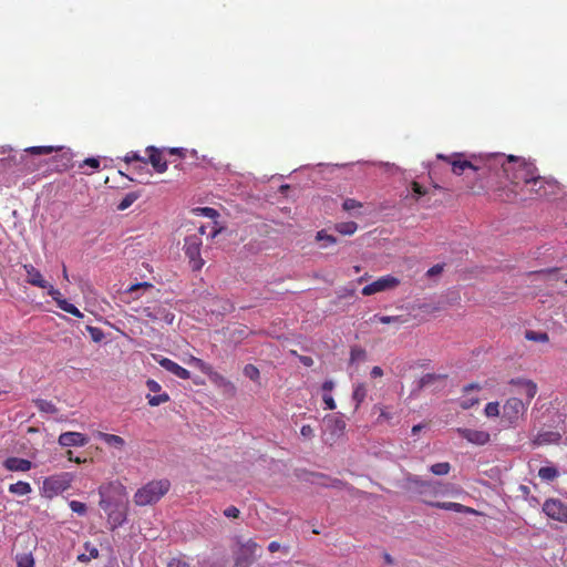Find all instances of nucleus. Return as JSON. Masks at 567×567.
<instances>
[{"mask_svg": "<svg viewBox=\"0 0 567 567\" xmlns=\"http://www.w3.org/2000/svg\"><path fill=\"white\" fill-rule=\"evenodd\" d=\"M487 165L491 168V179L493 176H498L502 173L509 183L508 186L495 188L498 192L499 198L501 195L505 196V193L511 189L520 190V187L526 188L529 186L537 173V168L533 163L513 155L491 154L487 156Z\"/></svg>", "mask_w": 567, "mask_h": 567, "instance_id": "obj_1", "label": "nucleus"}, {"mask_svg": "<svg viewBox=\"0 0 567 567\" xmlns=\"http://www.w3.org/2000/svg\"><path fill=\"white\" fill-rule=\"evenodd\" d=\"M437 158L450 164L455 175H462L465 169L473 171L476 182L470 186V188L474 194L494 188L493 182H491V168L487 165V156L474 162L465 159L464 155L461 153H454L452 155L437 154Z\"/></svg>", "mask_w": 567, "mask_h": 567, "instance_id": "obj_2", "label": "nucleus"}, {"mask_svg": "<svg viewBox=\"0 0 567 567\" xmlns=\"http://www.w3.org/2000/svg\"><path fill=\"white\" fill-rule=\"evenodd\" d=\"M558 189L559 186L556 181L547 179L536 174L534 176V179L530 182L529 186H527L526 188L520 187V190L511 189L505 193V196L501 195V200L514 202L516 199L527 200L546 198L548 196L556 195L558 193Z\"/></svg>", "mask_w": 567, "mask_h": 567, "instance_id": "obj_3", "label": "nucleus"}, {"mask_svg": "<svg viewBox=\"0 0 567 567\" xmlns=\"http://www.w3.org/2000/svg\"><path fill=\"white\" fill-rule=\"evenodd\" d=\"M100 502L99 505L103 511L112 507H118L127 504V493L125 486L118 482L113 481L102 484L99 487Z\"/></svg>", "mask_w": 567, "mask_h": 567, "instance_id": "obj_4", "label": "nucleus"}, {"mask_svg": "<svg viewBox=\"0 0 567 567\" xmlns=\"http://www.w3.org/2000/svg\"><path fill=\"white\" fill-rule=\"evenodd\" d=\"M171 487V483L167 480L151 481L134 494V503L137 506L152 505L158 502Z\"/></svg>", "mask_w": 567, "mask_h": 567, "instance_id": "obj_5", "label": "nucleus"}, {"mask_svg": "<svg viewBox=\"0 0 567 567\" xmlns=\"http://www.w3.org/2000/svg\"><path fill=\"white\" fill-rule=\"evenodd\" d=\"M409 486L421 496L422 501L432 506L435 502L431 499L436 497L441 493L442 484L434 481H424L417 475H409L406 477Z\"/></svg>", "mask_w": 567, "mask_h": 567, "instance_id": "obj_6", "label": "nucleus"}, {"mask_svg": "<svg viewBox=\"0 0 567 567\" xmlns=\"http://www.w3.org/2000/svg\"><path fill=\"white\" fill-rule=\"evenodd\" d=\"M73 475L68 472L51 475L43 481L41 494L45 498H53L71 487Z\"/></svg>", "mask_w": 567, "mask_h": 567, "instance_id": "obj_7", "label": "nucleus"}, {"mask_svg": "<svg viewBox=\"0 0 567 567\" xmlns=\"http://www.w3.org/2000/svg\"><path fill=\"white\" fill-rule=\"evenodd\" d=\"M528 405L518 398H509L505 401L502 406V422L505 423L507 427L517 426L520 419L527 412Z\"/></svg>", "mask_w": 567, "mask_h": 567, "instance_id": "obj_8", "label": "nucleus"}, {"mask_svg": "<svg viewBox=\"0 0 567 567\" xmlns=\"http://www.w3.org/2000/svg\"><path fill=\"white\" fill-rule=\"evenodd\" d=\"M55 152L51 157V171L62 172L72 167L73 155L69 148L60 146H38V156Z\"/></svg>", "mask_w": 567, "mask_h": 567, "instance_id": "obj_9", "label": "nucleus"}, {"mask_svg": "<svg viewBox=\"0 0 567 567\" xmlns=\"http://www.w3.org/2000/svg\"><path fill=\"white\" fill-rule=\"evenodd\" d=\"M202 244L199 235H189L184 240L183 249L194 271H199L205 265L204 259L200 257Z\"/></svg>", "mask_w": 567, "mask_h": 567, "instance_id": "obj_10", "label": "nucleus"}, {"mask_svg": "<svg viewBox=\"0 0 567 567\" xmlns=\"http://www.w3.org/2000/svg\"><path fill=\"white\" fill-rule=\"evenodd\" d=\"M142 315L153 322L163 321L166 324H172L175 319V315L163 303L144 307Z\"/></svg>", "mask_w": 567, "mask_h": 567, "instance_id": "obj_11", "label": "nucleus"}, {"mask_svg": "<svg viewBox=\"0 0 567 567\" xmlns=\"http://www.w3.org/2000/svg\"><path fill=\"white\" fill-rule=\"evenodd\" d=\"M400 285V279L392 276L386 275L378 278L375 281L364 286L361 290L363 296H372L378 292L386 291L396 288Z\"/></svg>", "mask_w": 567, "mask_h": 567, "instance_id": "obj_12", "label": "nucleus"}, {"mask_svg": "<svg viewBox=\"0 0 567 567\" xmlns=\"http://www.w3.org/2000/svg\"><path fill=\"white\" fill-rule=\"evenodd\" d=\"M543 512L549 518L567 524V505L560 499H547L543 505Z\"/></svg>", "mask_w": 567, "mask_h": 567, "instance_id": "obj_13", "label": "nucleus"}, {"mask_svg": "<svg viewBox=\"0 0 567 567\" xmlns=\"http://www.w3.org/2000/svg\"><path fill=\"white\" fill-rule=\"evenodd\" d=\"M456 431L460 434V436H462L468 443L474 445L483 446L489 443L491 441V434L484 430L458 427Z\"/></svg>", "mask_w": 567, "mask_h": 567, "instance_id": "obj_14", "label": "nucleus"}, {"mask_svg": "<svg viewBox=\"0 0 567 567\" xmlns=\"http://www.w3.org/2000/svg\"><path fill=\"white\" fill-rule=\"evenodd\" d=\"M259 545L252 540L248 539L245 543H239V550L236 556V566L240 567L243 565H249L254 559Z\"/></svg>", "mask_w": 567, "mask_h": 567, "instance_id": "obj_15", "label": "nucleus"}, {"mask_svg": "<svg viewBox=\"0 0 567 567\" xmlns=\"http://www.w3.org/2000/svg\"><path fill=\"white\" fill-rule=\"evenodd\" d=\"M153 358L163 369L171 372L175 377L183 379V380H188L190 378V372L188 370H186L185 368L181 367L175 361H173L168 358L157 355V354H153Z\"/></svg>", "mask_w": 567, "mask_h": 567, "instance_id": "obj_16", "label": "nucleus"}, {"mask_svg": "<svg viewBox=\"0 0 567 567\" xmlns=\"http://www.w3.org/2000/svg\"><path fill=\"white\" fill-rule=\"evenodd\" d=\"M509 384L518 388L517 393L525 395L526 402L525 404L529 405L530 401L535 398L537 393V384L532 380H526L522 378L512 379Z\"/></svg>", "mask_w": 567, "mask_h": 567, "instance_id": "obj_17", "label": "nucleus"}, {"mask_svg": "<svg viewBox=\"0 0 567 567\" xmlns=\"http://www.w3.org/2000/svg\"><path fill=\"white\" fill-rule=\"evenodd\" d=\"M104 512L107 515V522L112 530L121 527L127 519V504L118 507H112Z\"/></svg>", "mask_w": 567, "mask_h": 567, "instance_id": "obj_18", "label": "nucleus"}, {"mask_svg": "<svg viewBox=\"0 0 567 567\" xmlns=\"http://www.w3.org/2000/svg\"><path fill=\"white\" fill-rule=\"evenodd\" d=\"M146 152L148 154V158L146 161L153 166L155 172L162 174L167 171V162L163 156L162 150L155 146H148Z\"/></svg>", "mask_w": 567, "mask_h": 567, "instance_id": "obj_19", "label": "nucleus"}, {"mask_svg": "<svg viewBox=\"0 0 567 567\" xmlns=\"http://www.w3.org/2000/svg\"><path fill=\"white\" fill-rule=\"evenodd\" d=\"M89 443V439L80 432H64L59 436L61 446H84Z\"/></svg>", "mask_w": 567, "mask_h": 567, "instance_id": "obj_20", "label": "nucleus"}, {"mask_svg": "<svg viewBox=\"0 0 567 567\" xmlns=\"http://www.w3.org/2000/svg\"><path fill=\"white\" fill-rule=\"evenodd\" d=\"M3 465L11 472H25L31 468V462L20 457H9Z\"/></svg>", "mask_w": 567, "mask_h": 567, "instance_id": "obj_21", "label": "nucleus"}, {"mask_svg": "<svg viewBox=\"0 0 567 567\" xmlns=\"http://www.w3.org/2000/svg\"><path fill=\"white\" fill-rule=\"evenodd\" d=\"M95 436L102 440L110 447H114L118 451H122L125 446V440L120 435L97 432Z\"/></svg>", "mask_w": 567, "mask_h": 567, "instance_id": "obj_22", "label": "nucleus"}, {"mask_svg": "<svg viewBox=\"0 0 567 567\" xmlns=\"http://www.w3.org/2000/svg\"><path fill=\"white\" fill-rule=\"evenodd\" d=\"M432 506L435 508L453 511L456 513H475L473 508L454 502H435V504H432Z\"/></svg>", "mask_w": 567, "mask_h": 567, "instance_id": "obj_23", "label": "nucleus"}, {"mask_svg": "<svg viewBox=\"0 0 567 567\" xmlns=\"http://www.w3.org/2000/svg\"><path fill=\"white\" fill-rule=\"evenodd\" d=\"M560 440V434L558 432H543L538 433L536 437L534 439L533 443L534 445L540 446L546 444H554L558 443Z\"/></svg>", "mask_w": 567, "mask_h": 567, "instance_id": "obj_24", "label": "nucleus"}, {"mask_svg": "<svg viewBox=\"0 0 567 567\" xmlns=\"http://www.w3.org/2000/svg\"><path fill=\"white\" fill-rule=\"evenodd\" d=\"M446 374L426 373L422 375L417 382V390H422L426 386L434 384L436 381L446 379Z\"/></svg>", "mask_w": 567, "mask_h": 567, "instance_id": "obj_25", "label": "nucleus"}, {"mask_svg": "<svg viewBox=\"0 0 567 567\" xmlns=\"http://www.w3.org/2000/svg\"><path fill=\"white\" fill-rule=\"evenodd\" d=\"M372 320H377L381 323L389 324V323H395V324H403L409 321V318L406 316H380L374 315Z\"/></svg>", "mask_w": 567, "mask_h": 567, "instance_id": "obj_26", "label": "nucleus"}, {"mask_svg": "<svg viewBox=\"0 0 567 567\" xmlns=\"http://www.w3.org/2000/svg\"><path fill=\"white\" fill-rule=\"evenodd\" d=\"M367 386L364 383H357L352 392V399L355 402V410L359 409L361 403L367 398Z\"/></svg>", "mask_w": 567, "mask_h": 567, "instance_id": "obj_27", "label": "nucleus"}, {"mask_svg": "<svg viewBox=\"0 0 567 567\" xmlns=\"http://www.w3.org/2000/svg\"><path fill=\"white\" fill-rule=\"evenodd\" d=\"M334 229L341 235L350 236L357 231L358 225L354 221H342L336 224Z\"/></svg>", "mask_w": 567, "mask_h": 567, "instance_id": "obj_28", "label": "nucleus"}, {"mask_svg": "<svg viewBox=\"0 0 567 567\" xmlns=\"http://www.w3.org/2000/svg\"><path fill=\"white\" fill-rule=\"evenodd\" d=\"M85 547V550L87 551V554H80L78 556V560L81 561V563H89L91 561L92 559H95L99 557V549L94 546H91L90 543H85L84 545Z\"/></svg>", "mask_w": 567, "mask_h": 567, "instance_id": "obj_29", "label": "nucleus"}, {"mask_svg": "<svg viewBox=\"0 0 567 567\" xmlns=\"http://www.w3.org/2000/svg\"><path fill=\"white\" fill-rule=\"evenodd\" d=\"M558 475H559L558 470L553 466H544V467H540L538 471V476L543 481H547V482L554 481L555 478L558 477Z\"/></svg>", "mask_w": 567, "mask_h": 567, "instance_id": "obj_30", "label": "nucleus"}, {"mask_svg": "<svg viewBox=\"0 0 567 567\" xmlns=\"http://www.w3.org/2000/svg\"><path fill=\"white\" fill-rule=\"evenodd\" d=\"M141 194L137 193V192H131V193H127L123 199L118 203L117 205V209L118 210H125L127 209L130 206L133 205V203L135 200H137L140 198Z\"/></svg>", "mask_w": 567, "mask_h": 567, "instance_id": "obj_31", "label": "nucleus"}, {"mask_svg": "<svg viewBox=\"0 0 567 567\" xmlns=\"http://www.w3.org/2000/svg\"><path fill=\"white\" fill-rule=\"evenodd\" d=\"M525 338L529 341L534 342H548L549 336L546 332L526 330Z\"/></svg>", "mask_w": 567, "mask_h": 567, "instance_id": "obj_32", "label": "nucleus"}, {"mask_svg": "<svg viewBox=\"0 0 567 567\" xmlns=\"http://www.w3.org/2000/svg\"><path fill=\"white\" fill-rule=\"evenodd\" d=\"M9 491L17 495H25L31 492V486L29 483L25 482H17L14 484H11L9 486Z\"/></svg>", "mask_w": 567, "mask_h": 567, "instance_id": "obj_33", "label": "nucleus"}, {"mask_svg": "<svg viewBox=\"0 0 567 567\" xmlns=\"http://www.w3.org/2000/svg\"><path fill=\"white\" fill-rule=\"evenodd\" d=\"M430 471L437 476L447 475L451 471V464L449 462L436 463L430 467Z\"/></svg>", "mask_w": 567, "mask_h": 567, "instance_id": "obj_34", "label": "nucleus"}, {"mask_svg": "<svg viewBox=\"0 0 567 567\" xmlns=\"http://www.w3.org/2000/svg\"><path fill=\"white\" fill-rule=\"evenodd\" d=\"M146 399L151 406H158L163 403L168 402L169 395L166 392L157 394V395L147 394Z\"/></svg>", "mask_w": 567, "mask_h": 567, "instance_id": "obj_35", "label": "nucleus"}, {"mask_svg": "<svg viewBox=\"0 0 567 567\" xmlns=\"http://www.w3.org/2000/svg\"><path fill=\"white\" fill-rule=\"evenodd\" d=\"M484 413L487 417L502 416L501 406L498 402H488L485 405Z\"/></svg>", "mask_w": 567, "mask_h": 567, "instance_id": "obj_36", "label": "nucleus"}, {"mask_svg": "<svg viewBox=\"0 0 567 567\" xmlns=\"http://www.w3.org/2000/svg\"><path fill=\"white\" fill-rule=\"evenodd\" d=\"M34 559L32 554H23L17 556V566L18 567H33Z\"/></svg>", "mask_w": 567, "mask_h": 567, "instance_id": "obj_37", "label": "nucleus"}, {"mask_svg": "<svg viewBox=\"0 0 567 567\" xmlns=\"http://www.w3.org/2000/svg\"><path fill=\"white\" fill-rule=\"evenodd\" d=\"M194 212L197 215H202V216L210 218V219H215L219 216L218 212L212 207H198V208H195Z\"/></svg>", "mask_w": 567, "mask_h": 567, "instance_id": "obj_38", "label": "nucleus"}, {"mask_svg": "<svg viewBox=\"0 0 567 567\" xmlns=\"http://www.w3.org/2000/svg\"><path fill=\"white\" fill-rule=\"evenodd\" d=\"M38 409L41 412L49 414H55L58 412V409L53 403L44 400H38Z\"/></svg>", "mask_w": 567, "mask_h": 567, "instance_id": "obj_39", "label": "nucleus"}, {"mask_svg": "<svg viewBox=\"0 0 567 567\" xmlns=\"http://www.w3.org/2000/svg\"><path fill=\"white\" fill-rule=\"evenodd\" d=\"M86 330L87 332L90 333L91 336V339L94 341V342H101L105 334L103 332L102 329L97 328V327H93V326H87L86 327Z\"/></svg>", "mask_w": 567, "mask_h": 567, "instance_id": "obj_40", "label": "nucleus"}, {"mask_svg": "<svg viewBox=\"0 0 567 567\" xmlns=\"http://www.w3.org/2000/svg\"><path fill=\"white\" fill-rule=\"evenodd\" d=\"M244 374L252 381H257L260 377L258 368L254 364H246L244 368Z\"/></svg>", "mask_w": 567, "mask_h": 567, "instance_id": "obj_41", "label": "nucleus"}, {"mask_svg": "<svg viewBox=\"0 0 567 567\" xmlns=\"http://www.w3.org/2000/svg\"><path fill=\"white\" fill-rule=\"evenodd\" d=\"M367 357V352L364 349L360 347H353L350 351V360L351 362L364 360Z\"/></svg>", "mask_w": 567, "mask_h": 567, "instance_id": "obj_42", "label": "nucleus"}, {"mask_svg": "<svg viewBox=\"0 0 567 567\" xmlns=\"http://www.w3.org/2000/svg\"><path fill=\"white\" fill-rule=\"evenodd\" d=\"M316 239L318 241H326L327 244L323 245V247H327L328 245H333V244L337 243L336 237H333L332 235L327 234L326 230L318 231L317 235H316Z\"/></svg>", "mask_w": 567, "mask_h": 567, "instance_id": "obj_43", "label": "nucleus"}, {"mask_svg": "<svg viewBox=\"0 0 567 567\" xmlns=\"http://www.w3.org/2000/svg\"><path fill=\"white\" fill-rule=\"evenodd\" d=\"M124 161L130 164L132 162H140L142 164H147V161L145 157L141 156L138 152L131 151L124 156Z\"/></svg>", "mask_w": 567, "mask_h": 567, "instance_id": "obj_44", "label": "nucleus"}, {"mask_svg": "<svg viewBox=\"0 0 567 567\" xmlns=\"http://www.w3.org/2000/svg\"><path fill=\"white\" fill-rule=\"evenodd\" d=\"M69 506L70 508L72 509V512L79 514V515H85L86 514V511H87V507L84 503L82 502H79V501H71L69 503Z\"/></svg>", "mask_w": 567, "mask_h": 567, "instance_id": "obj_45", "label": "nucleus"}, {"mask_svg": "<svg viewBox=\"0 0 567 567\" xmlns=\"http://www.w3.org/2000/svg\"><path fill=\"white\" fill-rule=\"evenodd\" d=\"M361 207H362V203H360L353 198H347V199H344V202L342 204V208L346 212H351L353 209L361 208Z\"/></svg>", "mask_w": 567, "mask_h": 567, "instance_id": "obj_46", "label": "nucleus"}, {"mask_svg": "<svg viewBox=\"0 0 567 567\" xmlns=\"http://www.w3.org/2000/svg\"><path fill=\"white\" fill-rule=\"evenodd\" d=\"M192 362L200 369L202 372H204L205 374H210V370H212V367L208 365L207 363H205L202 359H198V358H195L193 357L192 358Z\"/></svg>", "mask_w": 567, "mask_h": 567, "instance_id": "obj_47", "label": "nucleus"}, {"mask_svg": "<svg viewBox=\"0 0 567 567\" xmlns=\"http://www.w3.org/2000/svg\"><path fill=\"white\" fill-rule=\"evenodd\" d=\"M151 288H153V285L150 284V282H146V281L137 282V284H134V285L130 286L127 288L126 292L127 293H133V292H135V291H137L140 289H151Z\"/></svg>", "mask_w": 567, "mask_h": 567, "instance_id": "obj_48", "label": "nucleus"}, {"mask_svg": "<svg viewBox=\"0 0 567 567\" xmlns=\"http://www.w3.org/2000/svg\"><path fill=\"white\" fill-rule=\"evenodd\" d=\"M84 166H90L93 169H99L100 168V159L94 158V157L86 158L80 164L79 167L83 168Z\"/></svg>", "mask_w": 567, "mask_h": 567, "instance_id": "obj_49", "label": "nucleus"}, {"mask_svg": "<svg viewBox=\"0 0 567 567\" xmlns=\"http://www.w3.org/2000/svg\"><path fill=\"white\" fill-rule=\"evenodd\" d=\"M224 515L228 518H238L240 511L236 506H228L224 509Z\"/></svg>", "mask_w": 567, "mask_h": 567, "instance_id": "obj_50", "label": "nucleus"}, {"mask_svg": "<svg viewBox=\"0 0 567 567\" xmlns=\"http://www.w3.org/2000/svg\"><path fill=\"white\" fill-rule=\"evenodd\" d=\"M166 567H192L186 560L182 558H172Z\"/></svg>", "mask_w": 567, "mask_h": 567, "instance_id": "obj_51", "label": "nucleus"}, {"mask_svg": "<svg viewBox=\"0 0 567 567\" xmlns=\"http://www.w3.org/2000/svg\"><path fill=\"white\" fill-rule=\"evenodd\" d=\"M56 305H58V307H59L61 310H63V311H65V312H68V313H69L71 310H73L72 308L74 307V305H73V303L69 302L68 300H65V299H63V298H62V299H56Z\"/></svg>", "mask_w": 567, "mask_h": 567, "instance_id": "obj_52", "label": "nucleus"}, {"mask_svg": "<svg viewBox=\"0 0 567 567\" xmlns=\"http://www.w3.org/2000/svg\"><path fill=\"white\" fill-rule=\"evenodd\" d=\"M322 400H323V402L326 404V409H328V410H334L336 409L337 404H336V401L332 398V395H330L329 393H324L322 395Z\"/></svg>", "mask_w": 567, "mask_h": 567, "instance_id": "obj_53", "label": "nucleus"}, {"mask_svg": "<svg viewBox=\"0 0 567 567\" xmlns=\"http://www.w3.org/2000/svg\"><path fill=\"white\" fill-rule=\"evenodd\" d=\"M146 386H147V389L151 392H154V393H157V392H159L162 390L161 384L157 381L153 380V379H148L146 381Z\"/></svg>", "mask_w": 567, "mask_h": 567, "instance_id": "obj_54", "label": "nucleus"}, {"mask_svg": "<svg viewBox=\"0 0 567 567\" xmlns=\"http://www.w3.org/2000/svg\"><path fill=\"white\" fill-rule=\"evenodd\" d=\"M300 434L306 437V439H311L315 436V431L311 427V425L309 424H305L302 425L301 430H300Z\"/></svg>", "mask_w": 567, "mask_h": 567, "instance_id": "obj_55", "label": "nucleus"}, {"mask_svg": "<svg viewBox=\"0 0 567 567\" xmlns=\"http://www.w3.org/2000/svg\"><path fill=\"white\" fill-rule=\"evenodd\" d=\"M412 190L419 197L426 194V189L421 184H419L417 182H413L412 183Z\"/></svg>", "mask_w": 567, "mask_h": 567, "instance_id": "obj_56", "label": "nucleus"}, {"mask_svg": "<svg viewBox=\"0 0 567 567\" xmlns=\"http://www.w3.org/2000/svg\"><path fill=\"white\" fill-rule=\"evenodd\" d=\"M24 269L27 270V274H28V279L27 281L29 284H31L32 286H35V274H33V267L30 265H24Z\"/></svg>", "mask_w": 567, "mask_h": 567, "instance_id": "obj_57", "label": "nucleus"}, {"mask_svg": "<svg viewBox=\"0 0 567 567\" xmlns=\"http://www.w3.org/2000/svg\"><path fill=\"white\" fill-rule=\"evenodd\" d=\"M330 421L333 422L334 429L338 430L339 432H343V430L346 429V422L342 419L333 417Z\"/></svg>", "mask_w": 567, "mask_h": 567, "instance_id": "obj_58", "label": "nucleus"}, {"mask_svg": "<svg viewBox=\"0 0 567 567\" xmlns=\"http://www.w3.org/2000/svg\"><path fill=\"white\" fill-rule=\"evenodd\" d=\"M443 271V266L442 265H434L433 267H431L429 270H427V276L429 277H433V276H436L439 274H441Z\"/></svg>", "mask_w": 567, "mask_h": 567, "instance_id": "obj_59", "label": "nucleus"}, {"mask_svg": "<svg viewBox=\"0 0 567 567\" xmlns=\"http://www.w3.org/2000/svg\"><path fill=\"white\" fill-rule=\"evenodd\" d=\"M167 152L171 155H178L182 158H184L186 156V150L185 148L174 147V148H168Z\"/></svg>", "mask_w": 567, "mask_h": 567, "instance_id": "obj_60", "label": "nucleus"}, {"mask_svg": "<svg viewBox=\"0 0 567 567\" xmlns=\"http://www.w3.org/2000/svg\"><path fill=\"white\" fill-rule=\"evenodd\" d=\"M208 375H209V377H210V379H212L213 381H215V382H220V383H224V384L228 383V382L225 380V378H224V377H221V375H220V374H218L217 372H213L212 370H210V374H208Z\"/></svg>", "mask_w": 567, "mask_h": 567, "instance_id": "obj_61", "label": "nucleus"}, {"mask_svg": "<svg viewBox=\"0 0 567 567\" xmlns=\"http://www.w3.org/2000/svg\"><path fill=\"white\" fill-rule=\"evenodd\" d=\"M370 375H371L372 378H380V377H382V375H383V370H382V368H381V367H378V365L373 367V368L371 369Z\"/></svg>", "mask_w": 567, "mask_h": 567, "instance_id": "obj_62", "label": "nucleus"}, {"mask_svg": "<svg viewBox=\"0 0 567 567\" xmlns=\"http://www.w3.org/2000/svg\"><path fill=\"white\" fill-rule=\"evenodd\" d=\"M321 388L324 392H330L334 388V382L332 380H327L322 383Z\"/></svg>", "mask_w": 567, "mask_h": 567, "instance_id": "obj_63", "label": "nucleus"}, {"mask_svg": "<svg viewBox=\"0 0 567 567\" xmlns=\"http://www.w3.org/2000/svg\"><path fill=\"white\" fill-rule=\"evenodd\" d=\"M48 293H49V295L53 298V300H55V301H56V299H62V298H61V296H62V295H61V292H60L58 289L53 288L52 286L50 287V289H49Z\"/></svg>", "mask_w": 567, "mask_h": 567, "instance_id": "obj_64", "label": "nucleus"}]
</instances>
